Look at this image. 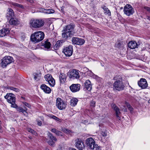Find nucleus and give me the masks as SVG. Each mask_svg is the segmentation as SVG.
<instances>
[{
    "instance_id": "obj_1",
    "label": "nucleus",
    "mask_w": 150,
    "mask_h": 150,
    "mask_svg": "<svg viewBox=\"0 0 150 150\" xmlns=\"http://www.w3.org/2000/svg\"><path fill=\"white\" fill-rule=\"evenodd\" d=\"M74 25L70 24L64 27L62 30V37L63 38L67 39L74 36L76 33L75 30L74 29Z\"/></svg>"
},
{
    "instance_id": "obj_2",
    "label": "nucleus",
    "mask_w": 150,
    "mask_h": 150,
    "mask_svg": "<svg viewBox=\"0 0 150 150\" xmlns=\"http://www.w3.org/2000/svg\"><path fill=\"white\" fill-rule=\"evenodd\" d=\"M44 33L41 31L36 32L32 34L30 36L32 42L36 43L42 41L44 38Z\"/></svg>"
},
{
    "instance_id": "obj_3",
    "label": "nucleus",
    "mask_w": 150,
    "mask_h": 150,
    "mask_svg": "<svg viewBox=\"0 0 150 150\" xmlns=\"http://www.w3.org/2000/svg\"><path fill=\"white\" fill-rule=\"evenodd\" d=\"M4 98L7 101L11 104V106L16 108L17 106L16 104V98L14 94L12 93H8L4 96Z\"/></svg>"
},
{
    "instance_id": "obj_4",
    "label": "nucleus",
    "mask_w": 150,
    "mask_h": 150,
    "mask_svg": "<svg viewBox=\"0 0 150 150\" xmlns=\"http://www.w3.org/2000/svg\"><path fill=\"white\" fill-rule=\"evenodd\" d=\"M29 23L31 27L37 28L43 26L45 22L42 19L31 20Z\"/></svg>"
},
{
    "instance_id": "obj_5",
    "label": "nucleus",
    "mask_w": 150,
    "mask_h": 150,
    "mask_svg": "<svg viewBox=\"0 0 150 150\" xmlns=\"http://www.w3.org/2000/svg\"><path fill=\"white\" fill-rule=\"evenodd\" d=\"M13 62V59L12 57L6 56L1 59V64L3 67H5Z\"/></svg>"
},
{
    "instance_id": "obj_6",
    "label": "nucleus",
    "mask_w": 150,
    "mask_h": 150,
    "mask_svg": "<svg viewBox=\"0 0 150 150\" xmlns=\"http://www.w3.org/2000/svg\"><path fill=\"white\" fill-rule=\"evenodd\" d=\"M125 86L121 80H117L113 84V89L119 91L124 89Z\"/></svg>"
},
{
    "instance_id": "obj_7",
    "label": "nucleus",
    "mask_w": 150,
    "mask_h": 150,
    "mask_svg": "<svg viewBox=\"0 0 150 150\" xmlns=\"http://www.w3.org/2000/svg\"><path fill=\"white\" fill-rule=\"evenodd\" d=\"M68 74L69 78L73 80L78 79L80 77L79 71L76 69L70 70Z\"/></svg>"
},
{
    "instance_id": "obj_8",
    "label": "nucleus",
    "mask_w": 150,
    "mask_h": 150,
    "mask_svg": "<svg viewBox=\"0 0 150 150\" xmlns=\"http://www.w3.org/2000/svg\"><path fill=\"white\" fill-rule=\"evenodd\" d=\"M67 104L60 98H58L56 100V105L57 108L60 110L65 108Z\"/></svg>"
},
{
    "instance_id": "obj_9",
    "label": "nucleus",
    "mask_w": 150,
    "mask_h": 150,
    "mask_svg": "<svg viewBox=\"0 0 150 150\" xmlns=\"http://www.w3.org/2000/svg\"><path fill=\"white\" fill-rule=\"evenodd\" d=\"M86 144L88 148L91 150L94 149V147L96 146V144L95 143V141L92 138H87L86 141Z\"/></svg>"
},
{
    "instance_id": "obj_10",
    "label": "nucleus",
    "mask_w": 150,
    "mask_h": 150,
    "mask_svg": "<svg viewBox=\"0 0 150 150\" xmlns=\"http://www.w3.org/2000/svg\"><path fill=\"white\" fill-rule=\"evenodd\" d=\"M124 11L125 14L127 16L132 15L134 13V10L132 6L128 4L126 5L124 8Z\"/></svg>"
},
{
    "instance_id": "obj_11",
    "label": "nucleus",
    "mask_w": 150,
    "mask_h": 150,
    "mask_svg": "<svg viewBox=\"0 0 150 150\" xmlns=\"http://www.w3.org/2000/svg\"><path fill=\"white\" fill-rule=\"evenodd\" d=\"M73 46L71 45H69L67 47L64 49L63 52L64 53L66 56L70 57L71 56L73 53Z\"/></svg>"
},
{
    "instance_id": "obj_12",
    "label": "nucleus",
    "mask_w": 150,
    "mask_h": 150,
    "mask_svg": "<svg viewBox=\"0 0 150 150\" xmlns=\"http://www.w3.org/2000/svg\"><path fill=\"white\" fill-rule=\"evenodd\" d=\"M72 44L79 45H83L85 42V40L83 39L76 37H73L71 40Z\"/></svg>"
},
{
    "instance_id": "obj_13",
    "label": "nucleus",
    "mask_w": 150,
    "mask_h": 150,
    "mask_svg": "<svg viewBox=\"0 0 150 150\" xmlns=\"http://www.w3.org/2000/svg\"><path fill=\"white\" fill-rule=\"evenodd\" d=\"M75 146L79 150H82L85 148L83 142L80 139H77L75 140Z\"/></svg>"
},
{
    "instance_id": "obj_14",
    "label": "nucleus",
    "mask_w": 150,
    "mask_h": 150,
    "mask_svg": "<svg viewBox=\"0 0 150 150\" xmlns=\"http://www.w3.org/2000/svg\"><path fill=\"white\" fill-rule=\"evenodd\" d=\"M139 86L142 89H145L148 86V83L146 79L141 78L138 82Z\"/></svg>"
},
{
    "instance_id": "obj_15",
    "label": "nucleus",
    "mask_w": 150,
    "mask_h": 150,
    "mask_svg": "<svg viewBox=\"0 0 150 150\" xmlns=\"http://www.w3.org/2000/svg\"><path fill=\"white\" fill-rule=\"evenodd\" d=\"M80 85L79 84H73L70 86L71 91L73 92L79 91L80 89Z\"/></svg>"
},
{
    "instance_id": "obj_16",
    "label": "nucleus",
    "mask_w": 150,
    "mask_h": 150,
    "mask_svg": "<svg viewBox=\"0 0 150 150\" xmlns=\"http://www.w3.org/2000/svg\"><path fill=\"white\" fill-rule=\"evenodd\" d=\"M8 12L6 14V16L8 20L14 18V14L13 10L11 8H8Z\"/></svg>"
},
{
    "instance_id": "obj_17",
    "label": "nucleus",
    "mask_w": 150,
    "mask_h": 150,
    "mask_svg": "<svg viewBox=\"0 0 150 150\" xmlns=\"http://www.w3.org/2000/svg\"><path fill=\"white\" fill-rule=\"evenodd\" d=\"M40 88L45 93L49 94L51 93V88L45 84H42L40 86Z\"/></svg>"
},
{
    "instance_id": "obj_18",
    "label": "nucleus",
    "mask_w": 150,
    "mask_h": 150,
    "mask_svg": "<svg viewBox=\"0 0 150 150\" xmlns=\"http://www.w3.org/2000/svg\"><path fill=\"white\" fill-rule=\"evenodd\" d=\"M84 87L86 90L90 91L92 89V85L91 81L89 80H87L84 83Z\"/></svg>"
},
{
    "instance_id": "obj_19",
    "label": "nucleus",
    "mask_w": 150,
    "mask_h": 150,
    "mask_svg": "<svg viewBox=\"0 0 150 150\" xmlns=\"http://www.w3.org/2000/svg\"><path fill=\"white\" fill-rule=\"evenodd\" d=\"M10 31L9 29L4 28L0 30V37H3L6 36Z\"/></svg>"
},
{
    "instance_id": "obj_20",
    "label": "nucleus",
    "mask_w": 150,
    "mask_h": 150,
    "mask_svg": "<svg viewBox=\"0 0 150 150\" xmlns=\"http://www.w3.org/2000/svg\"><path fill=\"white\" fill-rule=\"evenodd\" d=\"M59 78L60 83L63 84L66 80L67 76L64 73H61L59 75Z\"/></svg>"
},
{
    "instance_id": "obj_21",
    "label": "nucleus",
    "mask_w": 150,
    "mask_h": 150,
    "mask_svg": "<svg viewBox=\"0 0 150 150\" xmlns=\"http://www.w3.org/2000/svg\"><path fill=\"white\" fill-rule=\"evenodd\" d=\"M128 46L130 49H133L137 47L138 45L136 42L131 41L128 43Z\"/></svg>"
},
{
    "instance_id": "obj_22",
    "label": "nucleus",
    "mask_w": 150,
    "mask_h": 150,
    "mask_svg": "<svg viewBox=\"0 0 150 150\" xmlns=\"http://www.w3.org/2000/svg\"><path fill=\"white\" fill-rule=\"evenodd\" d=\"M112 108L115 111L116 116L118 119L120 120V117L119 116V115L120 113L119 109L115 105H113Z\"/></svg>"
},
{
    "instance_id": "obj_23",
    "label": "nucleus",
    "mask_w": 150,
    "mask_h": 150,
    "mask_svg": "<svg viewBox=\"0 0 150 150\" xmlns=\"http://www.w3.org/2000/svg\"><path fill=\"white\" fill-rule=\"evenodd\" d=\"M78 100L76 98H72L70 100V104L72 106H74L77 103Z\"/></svg>"
},
{
    "instance_id": "obj_24",
    "label": "nucleus",
    "mask_w": 150,
    "mask_h": 150,
    "mask_svg": "<svg viewBox=\"0 0 150 150\" xmlns=\"http://www.w3.org/2000/svg\"><path fill=\"white\" fill-rule=\"evenodd\" d=\"M9 23L11 25H16L18 24V21L17 19H15L14 18H13L10 19Z\"/></svg>"
},
{
    "instance_id": "obj_25",
    "label": "nucleus",
    "mask_w": 150,
    "mask_h": 150,
    "mask_svg": "<svg viewBox=\"0 0 150 150\" xmlns=\"http://www.w3.org/2000/svg\"><path fill=\"white\" fill-rule=\"evenodd\" d=\"M42 45L44 46L45 48L48 49L50 47L51 44L50 42L46 41L44 42Z\"/></svg>"
},
{
    "instance_id": "obj_26",
    "label": "nucleus",
    "mask_w": 150,
    "mask_h": 150,
    "mask_svg": "<svg viewBox=\"0 0 150 150\" xmlns=\"http://www.w3.org/2000/svg\"><path fill=\"white\" fill-rule=\"evenodd\" d=\"M47 134L51 140H54L55 142L57 141V138L53 136V134L49 132H48Z\"/></svg>"
},
{
    "instance_id": "obj_27",
    "label": "nucleus",
    "mask_w": 150,
    "mask_h": 150,
    "mask_svg": "<svg viewBox=\"0 0 150 150\" xmlns=\"http://www.w3.org/2000/svg\"><path fill=\"white\" fill-rule=\"evenodd\" d=\"M33 75L34 76V79L35 80H39L41 78V74L40 72L38 73H35L33 74Z\"/></svg>"
},
{
    "instance_id": "obj_28",
    "label": "nucleus",
    "mask_w": 150,
    "mask_h": 150,
    "mask_svg": "<svg viewBox=\"0 0 150 150\" xmlns=\"http://www.w3.org/2000/svg\"><path fill=\"white\" fill-rule=\"evenodd\" d=\"M43 11L45 13L47 14L53 13L55 11L52 9H44Z\"/></svg>"
},
{
    "instance_id": "obj_29",
    "label": "nucleus",
    "mask_w": 150,
    "mask_h": 150,
    "mask_svg": "<svg viewBox=\"0 0 150 150\" xmlns=\"http://www.w3.org/2000/svg\"><path fill=\"white\" fill-rule=\"evenodd\" d=\"M45 80L46 81L48 82L50 80H51L52 79H53L52 76L50 74H47L45 75Z\"/></svg>"
},
{
    "instance_id": "obj_30",
    "label": "nucleus",
    "mask_w": 150,
    "mask_h": 150,
    "mask_svg": "<svg viewBox=\"0 0 150 150\" xmlns=\"http://www.w3.org/2000/svg\"><path fill=\"white\" fill-rule=\"evenodd\" d=\"M62 130L67 134H71V133H72V131L71 130L65 128H63Z\"/></svg>"
},
{
    "instance_id": "obj_31",
    "label": "nucleus",
    "mask_w": 150,
    "mask_h": 150,
    "mask_svg": "<svg viewBox=\"0 0 150 150\" xmlns=\"http://www.w3.org/2000/svg\"><path fill=\"white\" fill-rule=\"evenodd\" d=\"M49 84L51 86H54L55 84V81L54 79H52L49 81L48 82Z\"/></svg>"
},
{
    "instance_id": "obj_32",
    "label": "nucleus",
    "mask_w": 150,
    "mask_h": 150,
    "mask_svg": "<svg viewBox=\"0 0 150 150\" xmlns=\"http://www.w3.org/2000/svg\"><path fill=\"white\" fill-rule=\"evenodd\" d=\"M12 5L14 6L18 7L22 9H23L24 8V6H23V5L17 3H13L12 4Z\"/></svg>"
},
{
    "instance_id": "obj_33",
    "label": "nucleus",
    "mask_w": 150,
    "mask_h": 150,
    "mask_svg": "<svg viewBox=\"0 0 150 150\" xmlns=\"http://www.w3.org/2000/svg\"><path fill=\"white\" fill-rule=\"evenodd\" d=\"M8 89L13 90L14 91H15L16 92H18L19 91V89L17 88H14L12 86H9L8 87Z\"/></svg>"
},
{
    "instance_id": "obj_34",
    "label": "nucleus",
    "mask_w": 150,
    "mask_h": 150,
    "mask_svg": "<svg viewBox=\"0 0 150 150\" xmlns=\"http://www.w3.org/2000/svg\"><path fill=\"white\" fill-rule=\"evenodd\" d=\"M87 74L88 76H96V75L90 70H88L87 71Z\"/></svg>"
},
{
    "instance_id": "obj_35",
    "label": "nucleus",
    "mask_w": 150,
    "mask_h": 150,
    "mask_svg": "<svg viewBox=\"0 0 150 150\" xmlns=\"http://www.w3.org/2000/svg\"><path fill=\"white\" fill-rule=\"evenodd\" d=\"M104 11V13L105 15H107L108 16H110L111 15V12L110 10H109L108 8V9L106 10V11L105 10Z\"/></svg>"
},
{
    "instance_id": "obj_36",
    "label": "nucleus",
    "mask_w": 150,
    "mask_h": 150,
    "mask_svg": "<svg viewBox=\"0 0 150 150\" xmlns=\"http://www.w3.org/2000/svg\"><path fill=\"white\" fill-rule=\"evenodd\" d=\"M54 140H49L48 142V143L51 146L54 147L55 146L54 142Z\"/></svg>"
},
{
    "instance_id": "obj_37",
    "label": "nucleus",
    "mask_w": 150,
    "mask_h": 150,
    "mask_svg": "<svg viewBox=\"0 0 150 150\" xmlns=\"http://www.w3.org/2000/svg\"><path fill=\"white\" fill-rule=\"evenodd\" d=\"M127 107L128 108L129 110L130 111V112L133 111V108H132V106L128 103H126Z\"/></svg>"
},
{
    "instance_id": "obj_38",
    "label": "nucleus",
    "mask_w": 150,
    "mask_h": 150,
    "mask_svg": "<svg viewBox=\"0 0 150 150\" xmlns=\"http://www.w3.org/2000/svg\"><path fill=\"white\" fill-rule=\"evenodd\" d=\"M63 43V41L62 40H58L57 42L56 43L57 45H58L59 47H60L62 45Z\"/></svg>"
},
{
    "instance_id": "obj_39",
    "label": "nucleus",
    "mask_w": 150,
    "mask_h": 150,
    "mask_svg": "<svg viewBox=\"0 0 150 150\" xmlns=\"http://www.w3.org/2000/svg\"><path fill=\"white\" fill-rule=\"evenodd\" d=\"M23 104L25 106H26L29 108H31V106L29 104L25 102H23Z\"/></svg>"
},
{
    "instance_id": "obj_40",
    "label": "nucleus",
    "mask_w": 150,
    "mask_h": 150,
    "mask_svg": "<svg viewBox=\"0 0 150 150\" xmlns=\"http://www.w3.org/2000/svg\"><path fill=\"white\" fill-rule=\"evenodd\" d=\"M101 135L103 137H105L107 136L106 131H102L101 133Z\"/></svg>"
},
{
    "instance_id": "obj_41",
    "label": "nucleus",
    "mask_w": 150,
    "mask_h": 150,
    "mask_svg": "<svg viewBox=\"0 0 150 150\" xmlns=\"http://www.w3.org/2000/svg\"><path fill=\"white\" fill-rule=\"evenodd\" d=\"M57 132V134H56L58 136H63V134L62 132L60 131H58Z\"/></svg>"
},
{
    "instance_id": "obj_42",
    "label": "nucleus",
    "mask_w": 150,
    "mask_h": 150,
    "mask_svg": "<svg viewBox=\"0 0 150 150\" xmlns=\"http://www.w3.org/2000/svg\"><path fill=\"white\" fill-rule=\"evenodd\" d=\"M28 131L34 134H36V132L34 130L32 129H28Z\"/></svg>"
},
{
    "instance_id": "obj_43",
    "label": "nucleus",
    "mask_w": 150,
    "mask_h": 150,
    "mask_svg": "<svg viewBox=\"0 0 150 150\" xmlns=\"http://www.w3.org/2000/svg\"><path fill=\"white\" fill-rule=\"evenodd\" d=\"M96 146H95L94 147V149H93V150H101L99 146H98V145L96 144Z\"/></svg>"
},
{
    "instance_id": "obj_44",
    "label": "nucleus",
    "mask_w": 150,
    "mask_h": 150,
    "mask_svg": "<svg viewBox=\"0 0 150 150\" xmlns=\"http://www.w3.org/2000/svg\"><path fill=\"white\" fill-rule=\"evenodd\" d=\"M23 110H24V112H25V114L24 113V115H27L28 114V113L26 111L27 110V108L25 106H23Z\"/></svg>"
},
{
    "instance_id": "obj_45",
    "label": "nucleus",
    "mask_w": 150,
    "mask_h": 150,
    "mask_svg": "<svg viewBox=\"0 0 150 150\" xmlns=\"http://www.w3.org/2000/svg\"><path fill=\"white\" fill-rule=\"evenodd\" d=\"M18 111L20 112H22L23 113L24 112L23 110V108L21 107L18 108Z\"/></svg>"
},
{
    "instance_id": "obj_46",
    "label": "nucleus",
    "mask_w": 150,
    "mask_h": 150,
    "mask_svg": "<svg viewBox=\"0 0 150 150\" xmlns=\"http://www.w3.org/2000/svg\"><path fill=\"white\" fill-rule=\"evenodd\" d=\"M96 102L93 101H91V105L93 107H94L95 106Z\"/></svg>"
},
{
    "instance_id": "obj_47",
    "label": "nucleus",
    "mask_w": 150,
    "mask_h": 150,
    "mask_svg": "<svg viewBox=\"0 0 150 150\" xmlns=\"http://www.w3.org/2000/svg\"><path fill=\"white\" fill-rule=\"evenodd\" d=\"M48 116L50 118H52L54 119H55V118H56V117L54 115H48Z\"/></svg>"
},
{
    "instance_id": "obj_48",
    "label": "nucleus",
    "mask_w": 150,
    "mask_h": 150,
    "mask_svg": "<svg viewBox=\"0 0 150 150\" xmlns=\"http://www.w3.org/2000/svg\"><path fill=\"white\" fill-rule=\"evenodd\" d=\"M48 116L50 118H52L54 119H55V118H56V117L54 115H48Z\"/></svg>"
},
{
    "instance_id": "obj_49",
    "label": "nucleus",
    "mask_w": 150,
    "mask_h": 150,
    "mask_svg": "<svg viewBox=\"0 0 150 150\" xmlns=\"http://www.w3.org/2000/svg\"><path fill=\"white\" fill-rule=\"evenodd\" d=\"M48 116L50 118H52L54 119H55V118H56V117L54 115H48Z\"/></svg>"
},
{
    "instance_id": "obj_50",
    "label": "nucleus",
    "mask_w": 150,
    "mask_h": 150,
    "mask_svg": "<svg viewBox=\"0 0 150 150\" xmlns=\"http://www.w3.org/2000/svg\"><path fill=\"white\" fill-rule=\"evenodd\" d=\"M59 47L58 45H57L56 43L55 45L54 46L53 48L55 50H57L59 49Z\"/></svg>"
},
{
    "instance_id": "obj_51",
    "label": "nucleus",
    "mask_w": 150,
    "mask_h": 150,
    "mask_svg": "<svg viewBox=\"0 0 150 150\" xmlns=\"http://www.w3.org/2000/svg\"><path fill=\"white\" fill-rule=\"evenodd\" d=\"M144 9H146L148 12H150V8L149 7L145 6L144 7Z\"/></svg>"
},
{
    "instance_id": "obj_52",
    "label": "nucleus",
    "mask_w": 150,
    "mask_h": 150,
    "mask_svg": "<svg viewBox=\"0 0 150 150\" xmlns=\"http://www.w3.org/2000/svg\"><path fill=\"white\" fill-rule=\"evenodd\" d=\"M38 125L39 126H40L42 125V123L41 121H39L38 122Z\"/></svg>"
},
{
    "instance_id": "obj_53",
    "label": "nucleus",
    "mask_w": 150,
    "mask_h": 150,
    "mask_svg": "<svg viewBox=\"0 0 150 150\" xmlns=\"http://www.w3.org/2000/svg\"><path fill=\"white\" fill-rule=\"evenodd\" d=\"M57 130V129L55 128H53L51 129V131L52 132L54 133Z\"/></svg>"
},
{
    "instance_id": "obj_54",
    "label": "nucleus",
    "mask_w": 150,
    "mask_h": 150,
    "mask_svg": "<svg viewBox=\"0 0 150 150\" xmlns=\"http://www.w3.org/2000/svg\"><path fill=\"white\" fill-rule=\"evenodd\" d=\"M102 8L104 10V11L105 10L106 11V10L108 9V8L106 7L105 6L103 7H102Z\"/></svg>"
},
{
    "instance_id": "obj_55",
    "label": "nucleus",
    "mask_w": 150,
    "mask_h": 150,
    "mask_svg": "<svg viewBox=\"0 0 150 150\" xmlns=\"http://www.w3.org/2000/svg\"><path fill=\"white\" fill-rule=\"evenodd\" d=\"M55 120H57V121L59 122H60L61 121H60V119L59 118H58L57 117H56V118H55Z\"/></svg>"
},
{
    "instance_id": "obj_56",
    "label": "nucleus",
    "mask_w": 150,
    "mask_h": 150,
    "mask_svg": "<svg viewBox=\"0 0 150 150\" xmlns=\"http://www.w3.org/2000/svg\"><path fill=\"white\" fill-rule=\"evenodd\" d=\"M27 1H29L31 3H33L34 2L33 0H26Z\"/></svg>"
},
{
    "instance_id": "obj_57",
    "label": "nucleus",
    "mask_w": 150,
    "mask_h": 150,
    "mask_svg": "<svg viewBox=\"0 0 150 150\" xmlns=\"http://www.w3.org/2000/svg\"><path fill=\"white\" fill-rule=\"evenodd\" d=\"M146 18L147 19L150 21V16H146Z\"/></svg>"
},
{
    "instance_id": "obj_58",
    "label": "nucleus",
    "mask_w": 150,
    "mask_h": 150,
    "mask_svg": "<svg viewBox=\"0 0 150 150\" xmlns=\"http://www.w3.org/2000/svg\"><path fill=\"white\" fill-rule=\"evenodd\" d=\"M57 150H62V148H58Z\"/></svg>"
},
{
    "instance_id": "obj_59",
    "label": "nucleus",
    "mask_w": 150,
    "mask_h": 150,
    "mask_svg": "<svg viewBox=\"0 0 150 150\" xmlns=\"http://www.w3.org/2000/svg\"><path fill=\"white\" fill-rule=\"evenodd\" d=\"M58 130H57L54 133H55V134H57V132H58Z\"/></svg>"
},
{
    "instance_id": "obj_60",
    "label": "nucleus",
    "mask_w": 150,
    "mask_h": 150,
    "mask_svg": "<svg viewBox=\"0 0 150 150\" xmlns=\"http://www.w3.org/2000/svg\"><path fill=\"white\" fill-rule=\"evenodd\" d=\"M1 121H0V130L1 129Z\"/></svg>"
},
{
    "instance_id": "obj_61",
    "label": "nucleus",
    "mask_w": 150,
    "mask_h": 150,
    "mask_svg": "<svg viewBox=\"0 0 150 150\" xmlns=\"http://www.w3.org/2000/svg\"><path fill=\"white\" fill-rule=\"evenodd\" d=\"M148 102L150 103V99L149 100Z\"/></svg>"
},
{
    "instance_id": "obj_62",
    "label": "nucleus",
    "mask_w": 150,
    "mask_h": 150,
    "mask_svg": "<svg viewBox=\"0 0 150 150\" xmlns=\"http://www.w3.org/2000/svg\"><path fill=\"white\" fill-rule=\"evenodd\" d=\"M45 150H49L47 148H46V149H45Z\"/></svg>"
},
{
    "instance_id": "obj_63",
    "label": "nucleus",
    "mask_w": 150,
    "mask_h": 150,
    "mask_svg": "<svg viewBox=\"0 0 150 150\" xmlns=\"http://www.w3.org/2000/svg\"><path fill=\"white\" fill-rule=\"evenodd\" d=\"M86 69H87V70H88V69H87V68H86Z\"/></svg>"
},
{
    "instance_id": "obj_64",
    "label": "nucleus",
    "mask_w": 150,
    "mask_h": 150,
    "mask_svg": "<svg viewBox=\"0 0 150 150\" xmlns=\"http://www.w3.org/2000/svg\"><path fill=\"white\" fill-rule=\"evenodd\" d=\"M120 43H119L118 44V45H120Z\"/></svg>"
}]
</instances>
